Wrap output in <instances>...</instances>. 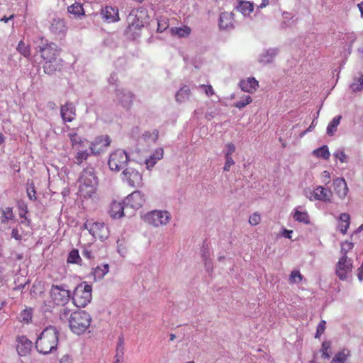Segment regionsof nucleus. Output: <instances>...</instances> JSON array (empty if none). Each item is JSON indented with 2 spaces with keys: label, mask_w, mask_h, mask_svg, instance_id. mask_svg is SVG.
Returning <instances> with one entry per match:
<instances>
[{
  "label": "nucleus",
  "mask_w": 363,
  "mask_h": 363,
  "mask_svg": "<svg viewBox=\"0 0 363 363\" xmlns=\"http://www.w3.org/2000/svg\"><path fill=\"white\" fill-rule=\"evenodd\" d=\"M144 195L140 191H135L129 194L126 199V208L130 207L133 209H139L145 203Z\"/></svg>",
  "instance_id": "nucleus-13"
},
{
  "label": "nucleus",
  "mask_w": 363,
  "mask_h": 363,
  "mask_svg": "<svg viewBox=\"0 0 363 363\" xmlns=\"http://www.w3.org/2000/svg\"><path fill=\"white\" fill-rule=\"evenodd\" d=\"M38 51L44 61L51 60L52 58L60 56V50L57 46L52 43H47L40 47Z\"/></svg>",
  "instance_id": "nucleus-15"
},
{
  "label": "nucleus",
  "mask_w": 363,
  "mask_h": 363,
  "mask_svg": "<svg viewBox=\"0 0 363 363\" xmlns=\"http://www.w3.org/2000/svg\"><path fill=\"white\" fill-rule=\"evenodd\" d=\"M228 18L227 13H222L220 15V27L226 28L228 26L227 24H225V25L223 24L224 18Z\"/></svg>",
  "instance_id": "nucleus-59"
},
{
  "label": "nucleus",
  "mask_w": 363,
  "mask_h": 363,
  "mask_svg": "<svg viewBox=\"0 0 363 363\" xmlns=\"http://www.w3.org/2000/svg\"><path fill=\"white\" fill-rule=\"evenodd\" d=\"M109 266L108 264L103 266H97L93 269L92 275L94 281L102 279L104 276L108 272Z\"/></svg>",
  "instance_id": "nucleus-28"
},
{
  "label": "nucleus",
  "mask_w": 363,
  "mask_h": 363,
  "mask_svg": "<svg viewBox=\"0 0 363 363\" xmlns=\"http://www.w3.org/2000/svg\"><path fill=\"white\" fill-rule=\"evenodd\" d=\"M350 356V351L344 349L335 354L330 363H347V358Z\"/></svg>",
  "instance_id": "nucleus-29"
},
{
  "label": "nucleus",
  "mask_w": 363,
  "mask_h": 363,
  "mask_svg": "<svg viewBox=\"0 0 363 363\" xmlns=\"http://www.w3.org/2000/svg\"><path fill=\"white\" fill-rule=\"evenodd\" d=\"M326 327V322L323 320H320L318 323L316 329V333L315 335V338H319L320 336L324 333Z\"/></svg>",
  "instance_id": "nucleus-47"
},
{
  "label": "nucleus",
  "mask_w": 363,
  "mask_h": 363,
  "mask_svg": "<svg viewBox=\"0 0 363 363\" xmlns=\"http://www.w3.org/2000/svg\"><path fill=\"white\" fill-rule=\"evenodd\" d=\"M84 226L95 238L104 240L109 235V230L104 223L87 220Z\"/></svg>",
  "instance_id": "nucleus-8"
},
{
  "label": "nucleus",
  "mask_w": 363,
  "mask_h": 363,
  "mask_svg": "<svg viewBox=\"0 0 363 363\" xmlns=\"http://www.w3.org/2000/svg\"><path fill=\"white\" fill-rule=\"evenodd\" d=\"M330 349H331V343L329 341H324L322 343L320 352L322 353V357L325 359H329L330 357Z\"/></svg>",
  "instance_id": "nucleus-42"
},
{
  "label": "nucleus",
  "mask_w": 363,
  "mask_h": 363,
  "mask_svg": "<svg viewBox=\"0 0 363 363\" xmlns=\"http://www.w3.org/2000/svg\"><path fill=\"white\" fill-rule=\"evenodd\" d=\"M14 219L15 215L13 212V208H0V224L8 225L10 222L13 221Z\"/></svg>",
  "instance_id": "nucleus-24"
},
{
  "label": "nucleus",
  "mask_w": 363,
  "mask_h": 363,
  "mask_svg": "<svg viewBox=\"0 0 363 363\" xmlns=\"http://www.w3.org/2000/svg\"><path fill=\"white\" fill-rule=\"evenodd\" d=\"M102 18L108 23H114L118 21L119 13L118 9L112 6H105L101 11Z\"/></svg>",
  "instance_id": "nucleus-19"
},
{
  "label": "nucleus",
  "mask_w": 363,
  "mask_h": 363,
  "mask_svg": "<svg viewBox=\"0 0 363 363\" xmlns=\"http://www.w3.org/2000/svg\"><path fill=\"white\" fill-rule=\"evenodd\" d=\"M145 220L154 226L164 225L169 223L170 214L166 211H152L145 216Z\"/></svg>",
  "instance_id": "nucleus-10"
},
{
  "label": "nucleus",
  "mask_w": 363,
  "mask_h": 363,
  "mask_svg": "<svg viewBox=\"0 0 363 363\" xmlns=\"http://www.w3.org/2000/svg\"><path fill=\"white\" fill-rule=\"evenodd\" d=\"M226 152L225 157H231L232 154L235 151V146L232 143L226 144Z\"/></svg>",
  "instance_id": "nucleus-54"
},
{
  "label": "nucleus",
  "mask_w": 363,
  "mask_h": 363,
  "mask_svg": "<svg viewBox=\"0 0 363 363\" xmlns=\"http://www.w3.org/2000/svg\"><path fill=\"white\" fill-rule=\"evenodd\" d=\"M352 268V260L346 255H341L335 265V274L340 280L345 281L351 274Z\"/></svg>",
  "instance_id": "nucleus-7"
},
{
  "label": "nucleus",
  "mask_w": 363,
  "mask_h": 363,
  "mask_svg": "<svg viewBox=\"0 0 363 363\" xmlns=\"http://www.w3.org/2000/svg\"><path fill=\"white\" fill-rule=\"evenodd\" d=\"M17 50L24 57H29L30 55V50L28 45H26V43L21 40L17 46Z\"/></svg>",
  "instance_id": "nucleus-41"
},
{
  "label": "nucleus",
  "mask_w": 363,
  "mask_h": 363,
  "mask_svg": "<svg viewBox=\"0 0 363 363\" xmlns=\"http://www.w3.org/2000/svg\"><path fill=\"white\" fill-rule=\"evenodd\" d=\"M50 297L54 304L64 306L70 299V291L62 285H52L49 291Z\"/></svg>",
  "instance_id": "nucleus-6"
},
{
  "label": "nucleus",
  "mask_w": 363,
  "mask_h": 363,
  "mask_svg": "<svg viewBox=\"0 0 363 363\" xmlns=\"http://www.w3.org/2000/svg\"><path fill=\"white\" fill-rule=\"evenodd\" d=\"M306 196L311 201H329L332 196V192L330 190L324 188L322 186H319L316 187L313 191H306Z\"/></svg>",
  "instance_id": "nucleus-12"
},
{
  "label": "nucleus",
  "mask_w": 363,
  "mask_h": 363,
  "mask_svg": "<svg viewBox=\"0 0 363 363\" xmlns=\"http://www.w3.org/2000/svg\"><path fill=\"white\" fill-rule=\"evenodd\" d=\"M292 233V230H284L283 235L285 238H291V234Z\"/></svg>",
  "instance_id": "nucleus-63"
},
{
  "label": "nucleus",
  "mask_w": 363,
  "mask_h": 363,
  "mask_svg": "<svg viewBox=\"0 0 363 363\" xmlns=\"http://www.w3.org/2000/svg\"><path fill=\"white\" fill-rule=\"evenodd\" d=\"M201 87L204 90L206 94L208 96H213L215 92L213 86L211 85H201Z\"/></svg>",
  "instance_id": "nucleus-55"
},
{
  "label": "nucleus",
  "mask_w": 363,
  "mask_h": 363,
  "mask_svg": "<svg viewBox=\"0 0 363 363\" xmlns=\"http://www.w3.org/2000/svg\"><path fill=\"white\" fill-rule=\"evenodd\" d=\"M79 194L83 197H91L96 191L98 178L93 167H88L82 170L78 179Z\"/></svg>",
  "instance_id": "nucleus-3"
},
{
  "label": "nucleus",
  "mask_w": 363,
  "mask_h": 363,
  "mask_svg": "<svg viewBox=\"0 0 363 363\" xmlns=\"http://www.w3.org/2000/svg\"><path fill=\"white\" fill-rule=\"evenodd\" d=\"M60 115L65 123L72 122L76 117V109L73 104L66 103L60 108Z\"/></svg>",
  "instance_id": "nucleus-18"
},
{
  "label": "nucleus",
  "mask_w": 363,
  "mask_h": 363,
  "mask_svg": "<svg viewBox=\"0 0 363 363\" xmlns=\"http://www.w3.org/2000/svg\"><path fill=\"white\" fill-rule=\"evenodd\" d=\"M169 27V23L167 18H160L157 21V29L158 33H162Z\"/></svg>",
  "instance_id": "nucleus-45"
},
{
  "label": "nucleus",
  "mask_w": 363,
  "mask_h": 363,
  "mask_svg": "<svg viewBox=\"0 0 363 363\" xmlns=\"http://www.w3.org/2000/svg\"><path fill=\"white\" fill-rule=\"evenodd\" d=\"M191 95V90L188 86H182L176 94L177 101L182 103L189 99Z\"/></svg>",
  "instance_id": "nucleus-31"
},
{
  "label": "nucleus",
  "mask_w": 363,
  "mask_h": 363,
  "mask_svg": "<svg viewBox=\"0 0 363 363\" xmlns=\"http://www.w3.org/2000/svg\"><path fill=\"white\" fill-rule=\"evenodd\" d=\"M33 343L26 336H19L16 339V351L20 356H26L32 349Z\"/></svg>",
  "instance_id": "nucleus-16"
},
{
  "label": "nucleus",
  "mask_w": 363,
  "mask_h": 363,
  "mask_svg": "<svg viewBox=\"0 0 363 363\" xmlns=\"http://www.w3.org/2000/svg\"><path fill=\"white\" fill-rule=\"evenodd\" d=\"M164 150L162 147H159L155 150V152L150 155V157L145 160V163L146 168L148 170H151L155 164L163 158Z\"/></svg>",
  "instance_id": "nucleus-22"
},
{
  "label": "nucleus",
  "mask_w": 363,
  "mask_h": 363,
  "mask_svg": "<svg viewBox=\"0 0 363 363\" xmlns=\"http://www.w3.org/2000/svg\"><path fill=\"white\" fill-rule=\"evenodd\" d=\"M21 316H23V321L26 323H28L32 318L31 314L27 311H24V313L21 314Z\"/></svg>",
  "instance_id": "nucleus-57"
},
{
  "label": "nucleus",
  "mask_w": 363,
  "mask_h": 363,
  "mask_svg": "<svg viewBox=\"0 0 363 363\" xmlns=\"http://www.w3.org/2000/svg\"><path fill=\"white\" fill-rule=\"evenodd\" d=\"M60 363H72V359L69 356L65 355L61 358Z\"/></svg>",
  "instance_id": "nucleus-58"
},
{
  "label": "nucleus",
  "mask_w": 363,
  "mask_h": 363,
  "mask_svg": "<svg viewBox=\"0 0 363 363\" xmlns=\"http://www.w3.org/2000/svg\"><path fill=\"white\" fill-rule=\"evenodd\" d=\"M350 87L354 91H359L363 89V74L360 73L359 77L354 78Z\"/></svg>",
  "instance_id": "nucleus-40"
},
{
  "label": "nucleus",
  "mask_w": 363,
  "mask_h": 363,
  "mask_svg": "<svg viewBox=\"0 0 363 363\" xmlns=\"http://www.w3.org/2000/svg\"><path fill=\"white\" fill-rule=\"evenodd\" d=\"M259 86V82L254 77H248L240 82V87L242 91L247 93H254Z\"/></svg>",
  "instance_id": "nucleus-20"
},
{
  "label": "nucleus",
  "mask_w": 363,
  "mask_h": 363,
  "mask_svg": "<svg viewBox=\"0 0 363 363\" xmlns=\"http://www.w3.org/2000/svg\"><path fill=\"white\" fill-rule=\"evenodd\" d=\"M75 150H77V154L75 155V163L79 165L84 161L87 160L90 154L87 148L79 147Z\"/></svg>",
  "instance_id": "nucleus-33"
},
{
  "label": "nucleus",
  "mask_w": 363,
  "mask_h": 363,
  "mask_svg": "<svg viewBox=\"0 0 363 363\" xmlns=\"http://www.w3.org/2000/svg\"><path fill=\"white\" fill-rule=\"evenodd\" d=\"M269 4V0H262L261 4L259 5V9H263Z\"/></svg>",
  "instance_id": "nucleus-62"
},
{
  "label": "nucleus",
  "mask_w": 363,
  "mask_h": 363,
  "mask_svg": "<svg viewBox=\"0 0 363 363\" xmlns=\"http://www.w3.org/2000/svg\"><path fill=\"white\" fill-rule=\"evenodd\" d=\"M111 140L108 135H102L96 137L89 145V149L94 155L100 154L104 150L110 146Z\"/></svg>",
  "instance_id": "nucleus-11"
},
{
  "label": "nucleus",
  "mask_w": 363,
  "mask_h": 363,
  "mask_svg": "<svg viewBox=\"0 0 363 363\" xmlns=\"http://www.w3.org/2000/svg\"><path fill=\"white\" fill-rule=\"evenodd\" d=\"M303 276L298 270H293L289 277L291 283H299L302 281Z\"/></svg>",
  "instance_id": "nucleus-44"
},
{
  "label": "nucleus",
  "mask_w": 363,
  "mask_h": 363,
  "mask_svg": "<svg viewBox=\"0 0 363 363\" xmlns=\"http://www.w3.org/2000/svg\"><path fill=\"white\" fill-rule=\"evenodd\" d=\"M334 156L336 159L339 160L341 163L347 162V157L345 152L342 150H338L334 153Z\"/></svg>",
  "instance_id": "nucleus-49"
},
{
  "label": "nucleus",
  "mask_w": 363,
  "mask_h": 363,
  "mask_svg": "<svg viewBox=\"0 0 363 363\" xmlns=\"http://www.w3.org/2000/svg\"><path fill=\"white\" fill-rule=\"evenodd\" d=\"M237 9L244 15L250 14L254 9L253 4L250 1H240Z\"/></svg>",
  "instance_id": "nucleus-34"
},
{
  "label": "nucleus",
  "mask_w": 363,
  "mask_h": 363,
  "mask_svg": "<svg viewBox=\"0 0 363 363\" xmlns=\"http://www.w3.org/2000/svg\"><path fill=\"white\" fill-rule=\"evenodd\" d=\"M117 96L121 105L127 108H130L135 98L133 93L125 90L118 91Z\"/></svg>",
  "instance_id": "nucleus-21"
},
{
  "label": "nucleus",
  "mask_w": 363,
  "mask_h": 363,
  "mask_svg": "<svg viewBox=\"0 0 363 363\" xmlns=\"http://www.w3.org/2000/svg\"><path fill=\"white\" fill-rule=\"evenodd\" d=\"M323 181L325 184H329L330 182V173L328 171H323L322 173Z\"/></svg>",
  "instance_id": "nucleus-56"
},
{
  "label": "nucleus",
  "mask_w": 363,
  "mask_h": 363,
  "mask_svg": "<svg viewBox=\"0 0 363 363\" xmlns=\"http://www.w3.org/2000/svg\"><path fill=\"white\" fill-rule=\"evenodd\" d=\"M313 155L324 160L329 159L330 156V153L327 145H323L322 147L313 150Z\"/></svg>",
  "instance_id": "nucleus-38"
},
{
  "label": "nucleus",
  "mask_w": 363,
  "mask_h": 363,
  "mask_svg": "<svg viewBox=\"0 0 363 363\" xmlns=\"http://www.w3.org/2000/svg\"><path fill=\"white\" fill-rule=\"evenodd\" d=\"M123 180L131 187L139 188L143 184V175L137 169L128 167L123 171Z\"/></svg>",
  "instance_id": "nucleus-9"
},
{
  "label": "nucleus",
  "mask_w": 363,
  "mask_h": 363,
  "mask_svg": "<svg viewBox=\"0 0 363 363\" xmlns=\"http://www.w3.org/2000/svg\"><path fill=\"white\" fill-rule=\"evenodd\" d=\"M63 67V60L59 57H55L51 60L45 61L43 68L45 73L52 75L57 72H60Z\"/></svg>",
  "instance_id": "nucleus-14"
},
{
  "label": "nucleus",
  "mask_w": 363,
  "mask_h": 363,
  "mask_svg": "<svg viewBox=\"0 0 363 363\" xmlns=\"http://www.w3.org/2000/svg\"><path fill=\"white\" fill-rule=\"evenodd\" d=\"M71 146L73 149L79 147H85L84 142L87 141L85 138H82L74 129L68 133Z\"/></svg>",
  "instance_id": "nucleus-26"
},
{
  "label": "nucleus",
  "mask_w": 363,
  "mask_h": 363,
  "mask_svg": "<svg viewBox=\"0 0 363 363\" xmlns=\"http://www.w3.org/2000/svg\"><path fill=\"white\" fill-rule=\"evenodd\" d=\"M341 118V116H337L335 118H333L332 121L328 124L327 127L328 135L333 136L335 134V133L337 131V128L340 124Z\"/></svg>",
  "instance_id": "nucleus-35"
},
{
  "label": "nucleus",
  "mask_w": 363,
  "mask_h": 363,
  "mask_svg": "<svg viewBox=\"0 0 363 363\" xmlns=\"http://www.w3.org/2000/svg\"><path fill=\"white\" fill-rule=\"evenodd\" d=\"M79 261H81L79 252L77 250H72L67 257V262L68 263L77 264Z\"/></svg>",
  "instance_id": "nucleus-43"
},
{
  "label": "nucleus",
  "mask_w": 363,
  "mask_h": 363,
  "mask_svg": "<svg viewBox=\"0 0 363 363\" xmlns=\"http://www.w3.org/2000/svg\"><path fill=\"white\" fill-rule=\"evenodd\" d=\"M67 11L69 13L74 14L77 16L84 15L83 6L82 4L79 3H74L72 5L68 6Z\"/></svg>",
  "instance_id": "nucleus-39"
},
{
  "label": "nucleus",
  "mask_w": 363,
  "mask_h": 363,
  "mask_svg": "<svg viewBox=\"0 0 363 363\" xmlns=\"http://www.w3.org/2000/svg\"><path fill=\"white\" fill-rule=\"evenodd\" d=\"M50 30L52 33L60 38L64 37L67 31V27L63 19L54 18L50 26Z\"/></svg>",
  "instance_id": "nucleus-17"
},
{
  "label": "nucleus",
  "mask_w": 363,
  "mask_h": 363,
  "mask_svg": "<svg viewBox=\"0 0 363 363\" xmlns=\"http://www.w3.org/2000/svg\"><path fill=\"white\" fill-rule=\"evenodd\" d=\"M109 214L113 218H121L124 216V205L121 202L113 201L110 205Z\"/></svg>",
  "instance_id": "nucleus-25"
},
{
  "label": "nucleus",
  "mask_w": 363,
  "mask_h": 363,
  "mask_svg": "<svg viewBox=\"0 0 363 363\" xmlns=\"http://www.w3.org/2000/svg\"><path fill=\"white\" fill-rule=\"evenodd\" d=\"M82 254L88 259H94L98 257V250L95 247H86L83 249Z\"/></svg>",
  "instance_id": "nucleus-37"
},
{
  "label": "nucleus",
  "mask_w": 363,
  "mask_h": 363,
  "mask_svg": "<svg viewBox=\"0 0 363 363\" xmlns=\"http://www.w3.org/2000/svg\"><path fill=\"white\" fill-rule=\"evenodd\" d=\"M334 191L340 198H344L348 192L346 181L343 178H337L333 181Z\"/></svg>",
  "instance_id": "nucleus-23"
},
{
  "label": "nucleus",
  "mask_w": 363,
  "mask_h": 363,
  "mask_svg": "<svg viewBox=\"0 0 363 363\" xmlns=\"http://www.w3.org/2000/svg\"><path fill=\"white\" fill-rule=\"evenodd\" d=\"M143 26V25H140L139 24V21L137 20V23H132L130 25H129L128 26V28H126L125 30V33L126 35H131V33L134 30H140V28Z\"/></svg>",
  "instance_id": "nucleus-48"
},
{
  "label": "nucleus",
  "mask_w": 363,
  "mask_h": 363,
  "mask_svg": "<svg viewBox=\"0 0 363 363\" xmlns=\"http://www.w3.org/2000/svg\"><path fill=\"white\" fill-rule=\"evenodd\" d=\"M62 320H68L70 330L75 334L84 333L92 322L91 315L84 310H78L71 313L67 308H64L60 313Z\"/></svg>",
  "instance_id": "nucleus-1"
},
{
  "label": "nucleus",
  "mask_w": 363,
  "mask_h": 363,
  "mask_svg": "<svg viewBox=\"0 0 363 363\" xmlns=\"http://www.w3.org/2000/svg\"><path fill=\"white\" fill-rule=\"evenodd\" d=\"M353 243L351 242H344L342 243V245H341V254L342 255H347V252L352 250L353 248Z\"/></svg>",
  "instance_id": "nucleus-50"
},
{
  "label": "nucleus",
  "mask_w": 363,
  "mask_h": 363,
  "mask_svg": "<svg viewBox=\"0 0 363 363\" xmlns=\"http://www.w3.org/2000/svg\"><path fill=\"white\" fill-rule=\"evenodd\" d=\"M12 237L14 238L16 240H21V235L18 234V232L16 229L12 230L11 233Z\"/></svg>",
  "instance_id": "nucleus-60"
},
{
  "label": "nucleus",
  "mask_w": 363,
  "mask_h": 363,
  "mask_svg": "<svg viewBox=\"0 0 363 363\" xmlns=\"http://www.w3.org/2000/svg\"><path fill=\"white\" fill-rule=\"evenodd\" d=\"M350 225V216L347 213H341L338 221V227L342 234H345Z\"/></svg>",
  "instance_id": "nucleus-27"
},
{
  "label": "nucleus",
  "mask_w": 363,
  "mask_h": 363,
  "mask_svg": "<svg viewBox=\"0 0 363 363\" xmlns=\"http://www.w3.org/2000/svg\"><path fill=\"white\" fill-rule=\"evenodd\" d=\"M124 356V346L123 340H120L117 347L116 353L115 355V360L113 363H123Z\"/></svg>",
  "instance_id": "nucleus-36"
},
{
  "label": "nucleus",
  "mask_w": 363,
  "mask_h": 363,
  "mask_svg": "<svg viewBox=\"0 0 363 363\" xmlns=\"http://www.w3.org/2000/svg\"><path fill=\"white\" fill-rule=\"evenodd\" d=\"M252 101L251 96H246L244 99L234 104V106L240 109L245 107Z\"/></svg>",
  "instance_id": "nucleus-46"
},
{
  "label": "nucleus",
  "mask_w": 363,
  "mask_h": 363,
  "mask_svg": "<svg viewBox=\"0 0 363 363\" xmlns=\"http://www.w3.org/2000/svg\"><path fill=\"white\" fill-rule=\"evenodd\" d=\"M59 333L52 326L44 329L35 341V347L40 353L47 354L57 350Z\"/></svg>",
  "instance_id": "nucleus-2"
},
{
  "label": "nucleus",
  "mask_w": 363,
  "mask_h": 363,
  "mask_svg": "<svg viewBox=\"0 0 363 363\" xmlns=\"http://www.w3.org/2000/svg\"><path fill=\"white\" fill-rule=\"evenodd\" d=\"M27 195L30 200H36V191L35 189V186L33 184L27 188Z\"/></svg>",
  "instance_id": "nucleus-51"
},
{
  "label": "nucleus",
  "mask_w": 363,
  "mask_h": 363,
  "mask_svg": "<svg viewBox=\"0 0 363 363\" xmlns=\"http://www.w3.org/2000/svg\"><path fill=\"white\" fill-rule=\"evenodd\" d=\"M128 158V154L123 150L118 149L113 151L110 154L108 161L110 169L119 172L126 166Z\"/></svg>",
  "instance_id": "nucleus-5"
},
{
  "label": "nucleus",
  "mask_w": 363,
  "mask_h": 363,
  "mask_svg": "<svg viewBox=\"0 0 363 363\" xmlns=\"http://www.w3.org/2000/svg\"><path fill=\"white\" fill-rule=\"evenodd\" d=\"M235 164V162L232 157H225V162L223 167V170L225 172H228L230 169V167Z\"/></svg>",
  "instance_id": "nucleus-53"
},
{
  "label": "nucleus",
  "mask_w": 363,
  "mask_h": 363,
  "mask_svg": "<svg viewBox=\"0 0 363 363\" xmlns=\"http://www.w3.org/2000/svg\"><path fill=\"white\" fill-rule=\"evenodd\" d=\"M261 222L260 215L257 213H254L249 218V223L252 225H257Z\"/></svg>",
  "instance_id": "nucleus-52"
},
{
  "label": "nucleus",
  "mask_w": 363,
  "mask_h": 363,
  "mask_svg": "<svg viewBox=\"0 0 363 363\" xmlns=\"http://www.w3.org/2000/svg\"><path fill=\"white\" fill-rule=\"evenodd\" d=\"M293 217L294 220L298 222L303 223L304 224L310 223V218L308 213L306 211H299L298 208H296L294 210Z\"/></svg>",
  "instance_id": "nucleus-32"
},
{
  "label": "nucleus",
  "mask_w": 363,
  "mask_h": 363,
  "mask_svg": "<svg viewBox=\"0 0 363 363\" xmlns=\"http://www.w3.org/2000/svg\"><path fill=\"white\" fill-rule=\"evenodd\" d=\"M13 18H14V15L13 14L11 15L9 17L4 16L3 18H1L0 19V21L4 22V23H7L9 20L13 19Z\"/></svg>",
  "instance_id": "nucleus-61"
},
{
  "label": "nucleus",
  "mask_w": 363,
  "mask_h": 363,
  "mask_svg": "<svg viewBox=\"0 0 363 363\" xmlns=\"http://www.w3.org/2000/svg\"><path fill=\"white\" fill-rule=\"evenodd\" d=\"M358 8L361 13V16H363V1L358 4Z\"/></svg>",
  "instance_id": "nucleus-64"
},
{
  "label": "nucleus",
  "mask_w": 363,
  "mask_h": 363,
  "mask_svg": "<svg viewBox=\"0 0 363 363\" xmlns=\"http://www.w3.org/2000/svg\"><path fill=\"white\" fill-rule=\"evenodd\" d=\"M170 31L173 35H177L179 38H186L190 35L191 30L189 26H184L181 28L173 27L170 29Z\"/></svg>",
  "instance_id": "nucleus-30"
},
{
  "label": "nucleus",
  "mask_w": 363,
  "mask_h": 363,
  "mask_svg": "<svg viewBox=\"0 0 363 363\" xmlns=\"http://www.w3.org/2000/svg\"><path fill=\"white\" fill-rule=\"evenodd\" d=\"M92 287L86 282L79 284L74 290L72 301L78 308H84L91 301Z\"/></svg>",
  "instance_id": "nucleus-4"
}]
</instances>
